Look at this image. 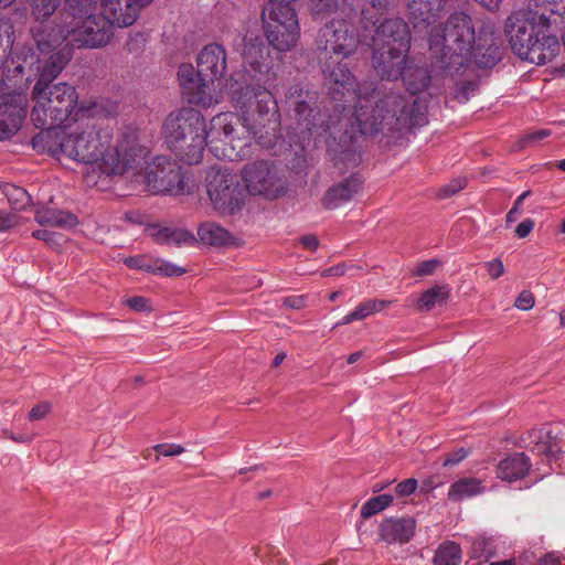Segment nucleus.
<instances>
[{
  "label": "nucleus",
  "instance_id": "nucleus-1",
  "mask_svg": "<svg viewBox=\"0 0 565 565\" xmlns=\"http://www.w3.org/2000/svg\"><path fill=\"white\" fill-rule=\"evenodd\" d=\"M359 43L351 24L338 19L320 28L315 42L329 95L333 100L348 103L343 111L353 108L352 117L345 114L339 120L341 128L351 124V130L344 131L350 142L353 143L358 130L374 135L423 125L425 116L417 98L390 93L373 100L374 84H356L347 60L356 52Z\"/></svg>",
  "mask_w": 565,
  "mask_h": 565
},
{
  "label": "nucleus",
  "instance_id": "nucleus-2",
  "mask_svg": "<svg viewBox=\"0 0 565 565\" xmlns=\"http://www.w3.org/2000/svg\"><path fill=\"white\" fill-rule=\"evenodd\" d=\"M233 100L242 116L220 113L212 117L207 129L214 156L232 161L247 157L253 140L269 147L279 118L273 94L264 86L247 85L234 94Z\"/></svg>",
  "mask_w": 565,
  "mask_h": 565
},
{
  "label": "nucleus",
  "instance_id": "nucleus-3",
  "mask_svg": "<svg viewBox=\"0 0 565 565\" xmlns=\"http://www.w3.org/2000/svg\"><path fill=\"white\" fill-rule=\"evenodd\" d=\"M137 130L134 126H125L114 139L111 129L86 122L73 129L40 131L33 137L32 145L34 149L46 151L57 159L65 156L93 164L105 177H119L128 166L126 158L135 147Z\"/></svg>",
  "mask_w": 565,
  "mask_h": 565
},
{
  "label": "nucleus",
  "instance_id": "nucleus-4",
  "mask_svg": "<svg viewBox=\"0 0 565 565\" xmlns=\"http://www.w3.org/2000/svg\"><path fill=\"white\" fill-rule=\"evenodd\" d=\"M31 120L44 130L54 128L68 120L78 121L85 117L115 116L119 106L113 102H82L78 104L76 88L68 83L45 84L36 81L31 92Z\"/></svg>",
  "mask_w": 565,
  "mask_h": 565
},
{
  "label": "nucleus",
  "instance_id": "nucleus-5",
  "mask_svg": "<svg viewBox=\"0 0 565 565\" xmlns=\"http://www.w3.org/2000/svg\"><path fill=\"white\" fill-rule=\"evenodd\" d=\"M431 57L448 71H457L473 61L479 67H491L499 60L498 49L490 44L482 52L480 43L476 44L472 20L465 13L451 14L444 26H435L429 34Z\"/></svg>",
  "mask_w": 565,
  "mask_h": 565
},
{
  "label": "nucleus",
  "instance_id": "nucleus-6",
  "mask_svg": "<svg viewBox=\"0 0 565 565\" xmlns=\"http://www.w3.org/2000/svg\"><path fill=\"white\" fill-rule=\"evenodd\" d=\"M95 9L81 12V7L63 9L57 13L54 24L57 31L42 25L34 31V42L42 52H51L65 41L78 47L96 49L108 44L113 38V28L103 14H94Z\"/></svg>",
  "mask_w": 565,
  "mask_h": 565
},
{
  "label": "nucleus",
  "instance_id": "nucleus-7",
  "mask_svg": "<svg viewBox=\"0 0 565 565\" xmlns=\"http://www.w3.org/2000/svg\"><path fill=\"white\" fill-rule=\"evenodd\" d=\"M134 148L129 150L125 171L119 177L131 180L152 193H169L173 195L184 194L186 186L181 174V168L164 156H158L150 160V150L140 143L139 131L134 139Z\"/></svg>",
  "mask_w": 565,
  "mask_h": 565
},
{
  "label": "nucleus",
  "instance_id": "nucleus-8",
  "mask_svg": "<svg viewBox=\"0 0 565 565\" xmlns=\"http://www.w3.org/2000/svg\"><path fill=\"white\" fill-rule=\"evenodd\" d=\"M198 71L191 64H182L178 76L182 93L189 103L210 107L220 102L215 82L226 71L225 50L217 44L206 45L198 56Z\"/></svg>",
  "mask_w": 565,
  "mask_h": 565
},
{
  "label": "nucleus",
  "instance_id": "nucleus-9",
  "mask_svg": "<svg viewBox=\"0 0 565 565\" xmlns=\"http://www.w3.org/2000/svg\"><path fill=\"white\" fill-rule=\"evenodd\" d=\"M411 47L408 24L401 18L384 19L372 36V65L381 79L399 78Z\"/></svg>",
  "mask_w": 565,
  "mask_h": 565
},
{
  "label": "nucleus",
  "instance_id": "nucleus-10",
  "mask_svg": "<svg viewBox=\"0 0 565 565\" xmlns=\"http://www.w3.org/2000/svg\"><path fill=\"white\" fill-rule=\"evenodd\" d=\"M163 134L169 149L186 164H198L209 145L203 115L193 108L171 113L164 120Z\"/></svg>",
  "mask_w": 565,
  "mask_h": 565
},
{
  "label": "nucleus",
  "instance_id": "nucleus-11",
  "mask_svg": "<svg viewBox=\"0 0 565 565\" xmlns=\"http://www.w3.org/2000/svg\"><path fill=\"white\" fill-rule=\"evenodd\" d=\"M263 22L269 45L278 52H289L300 39L298 14L292 6L267 3Z\"/></svg>",
  "mask_w": 565,
  "mask_h": 565
},
{
  "label": "nucleus",
  "instance_id": "nucleus-12",
  "mask_svg": "<svg viewBox=\"0 0 565 565\" xmlns=\"http://www.w3.org/2000/svg\"><path fill=\"white\" fill-rule=\"evenodd\" d=\"M551 26V17L545 12L519 10L510 14L504 23V31L513 53L524 58L535 38Z\"/></svg>",
  "mask_w": 565,
  "mask_h": 565
},
{
  "label": "nucleus",
  "instance_id": "nucleus-13",
  "mask_svg": "<svg viewBox=\"0 0 565 565\" xmlns=\"http://www.w3.org/2000/svg\"><path fill=\"white\" fill-rule=\"evenodd\" d=\"M245 191L253 196L275 200L286 194L287 180L282 170L271 161L255 160L241 170Z\"/></svg>",
  "mask_w": 565,
  "mask_h": 565
},
{
  "label": "nucleus",
  "instance_id": "nucleus-14",
  "mask_svg": "<svg viewBox=\"0 0 565 565\" xmlns=\"http://www.w3.org/2000/svg\"><path fill=\"white\" fill-rule=\"evenodd\" d=\"M209 199L221 215H233L245 203V190L238 178L227 169L212 168L206 175Z\"/></svg>",
  "mask_w": 565,
  "mask_h": 565
},
{
  "label": "nucleus",
  "instance_id": "nucleus-15",
  "mask_svg": "<svg viewBox=\"0 0 565 565\" xmlns=\"http://www.w3.org/2000/svg\"><path fill=\"white\" fill-rule=\"evenodd\" d=\"M294 97L298 98L292 102V104L297 127L303 139L319 137L330 129L329 125L326 122V115L316 106V93L302 92V89L292 87L288 93V98L291 99Z\"/></svg>",
  "mask_w": 565,
  "mask_h": 565
},
{
  "label": "nucleus",
  "instance_id": "nucleus-16",
  "mask_svg": "<svg viewBox=\"0 0 565 565\" xmlns=\"http://www.w3.org/2000/svg\"><path fill=\"white\" fill-rule=\"evenodd\" d=\"M28 99L21 93L0 96V141L14 136L26 116Z\"/></svg>",
  "mask_w": 565,
  "mask_h": 565
},
{
  "label": "nucleus",
  "instance_id": "nucleus-17",
  "mask_svg": "<svg viewBox=\"0 0 565 565\" xmlns=\"http://www.w3.org/2000/svg\"><path fill=\"white\" fill-rule=\"evenodd\" d=\"M153 0H102V14L110 26L126 28L138 18L142 8Z\"/></svg>",
  "mask_w": 565,
  "mask_h": 565
},
{
  "label": "nucleus",
  "instance_id": "nucleus-18",
  "mask_svg": "<svg viewBox=\"0 0 565 565\" xmlns=\"http://www.w3.org/2000/svg\"><path fill=\"white\" fill-rule=\"evenodd\" d=\"M236 50L241 53L244 64L255 72L254 76L258 74V81L268 74L269 51L258 35L242 38Z\"/></svg>",
  "mask_w": 565,
  "mask_h": 565
},
{
  "label": "nucleus",
  "instance_id": "nucleus-19",
  "mask_svg": "<svg viewBox=\"0 0 565 565\" xmlns=\"http://www.w3.org/2000/svg\"><path fill=\"white\" fill-rule=\"evenodd\" d=\"M363 183V179L358 174H351L338 183H334L323 194L321 199L322 206L327 210L338 209L361 194Z\"/></svg>",
  "mask_w": 565,
  "mask_h": 565
},
{
  "label": "nucleus",
  "instance_id": "nucleus-20",
  "mask_svg": "<svg viewBox=\"0 0 565 565\" xmlns=\"http://www.w3.org/2000/svg\"><path fill=\"white\" fill-rule=\"evenodd\" d=\"M520 444L535 455L555 457L561 451V440L550 428H532L520 438Z\"/></svg>",
  "mask_w": 565,
  "mask_h": 565
},
{
  "label": "nucleus",
  "instance_id": "nucleus-21",
  "mask_svg": "<svg viewBox=\"0 0 565 565\" xmlns=\"http://www.w3.org/2000/svg\"><path fill=\"white\" fill-rule=\"evenodd\" d=\"M416 525L412 516L387 518L379 526V536L386 544H406L414 536Z\"/></svg>",
  "mask_w": 565,
  "mask_h": 565
},
{
  "label": "nucleus",
  "instance_id": "nucleus-22",
  "mask_svg": "<svg viewBox=\"0 0 565 565\" xmlns=\"http://www.w3.org/2000/svg\"><path fill=\"white\" fill-rule=\"evenodd\" d=\"M198 242L217 248L244 246V241L216 222H204L198 227Z\"/></svg>",
  "mask_w": 565,
  "mask_h": 565
},
{
  "label": "nucleus",
  "instance_id": "nucleus-23",
  "mask_svg": "<svg viewBox=\"0 0 565 565\" xmlns=\"http://www.w3.org/2000/svg\"><path fill=\"white\" fill-rule=\"evenodd\" d=\"M547 31H543L542 34L535 38V41L529 53L523 58L530 63L542 65L551 62L561 51V44L558 39L554 35L546 34Z\"/></svg>",
  "mask_w": 565,
  "mask_h": 565
},
{
  "label": "nucleus",
  "instance_id": "nucleus-24",
  "mask_svg": "<svg viewBox=\"0 0 565 565\" xmlns=\"http://www.w3.org/2000/svg\"><path fill=\"white\" fill-rule=\"evenodd\" d=\"M57 49L55 47L51 52H43V54H50V56L39 70L40 74L36 81H43L45 84H56L54 79L61 74L72 56V51L67 45L61 50ZM38 50L42 53L39 47Z\"/></svg>",
  "mask_w": 565,
  "mask_h": 565
},
{
  "label": "nucleus",
  "instance_id": "nucleus-25",
  "mask_svg": "<svg viewBox=\"0 0 565 565\" xmlns=\"http://www.w3.org/2000/svg\"><path fill=\"white\" fill-rule=\"evenodd\" d=\"M447 0H408L407 9L414 24L431 23L445 9Z\"/></svg>",
  "mask_w": 565,
  "mask_h": 565
},
{
  "label": "nucleus",
  "instance_id": "nucleus-26",
  "mask_svg": "<svg viewBox=\"0 0 565 565\" xmlns=\"http://www.w3.org/2000/svg\"><path fill=\"white\" fill-rule=\"evenodd\" d=\"M530 469V460L524 454H512L502 459L497 467L501 480L513 482L523 478Z\"/></svg>",
  "mask_w": 565,
  "mask_h": 565
},
{
  "label": "nucleus",
  "instance_id": "nucleus-27",
  "mask_svg": "<svg viewBox=\"0 0 565 565\" xmlns=\"http://www.w3.org/2000/svg\"><path fill=\"white\" fill-rule=\"evenodd\" d=\"M449 296L450 288L447 284L434 285L419 295L414 306L418 312H429L436 306L446 305Z\"/></svg>",
  "mask_w": 565,
  "mask_h": 565
},
{
  "label": "nucleus",
  "instance_id": "nucleus-28",
  "mask_svg": "<svg viewBox=\"0 0 565 565\" xmlns=\"http://www.w3.org/2000/svg\"><path fill=\"white\" fill-rule=\"evenodd\" d=\"M61 4V0H33L31 4L32 15L38 22L32 28V35L34 36L35 29L42 25H49L50 28L57 31V26L54 24L57 13L63 9H57Z\"/></svg>",
  "mask_w": 565,
  "mask_h": 565
},
{
  "label": "nucleus",
  "instance_id": "nucleus-29",
  "mask_svg": "<svg viewBox=\"0 0 565 565\" xmlns=\"http://www.w3.org/2000/svg\"><path fill=\"white\" fill-rule=\"evenodd\" d=\"M151 236L159 244L194 246L198 243V238L191 232L178 227L164 226L153 228Z\"/></svg>",
  "mask_w": 565,
  "mask_h": 565
},
{
  "label": "nucleus",
  "instance_id": "nucleus-30",
  "mask_svg": "<svg viewBox=\"0 0 565 565\" xmlns=\"http://www.w3.org/2000/svg\"><path fill=\"white\" fill-rule=\"evenodd\" d=\"M35 220L43 226H55L60 228H73L78 224L77 216L62 210L45 207L38 210Z\"/></svg>",
  "mask_w": 565,
  "mask_h": 565
},
{
  "label": "nucleus",
  "instance_id": "nucleus-31",
  "mask_svg": "<svg viewBox=\"0 0 565 565\" xmlns=\"http://www.w3.org/2000/svg\"><path fill=\"white\" fill-rule=\"evenodd\" d=\"M392 305L391 300L385 299H367L361 302L352 312L342 317L335 327L349 324L355 320H364L369 316L384 311Z\"/></svg>",
  "mask_w": 565,
  "mask_h": 565
},
{
  "label": "nucleus",
  "instance_id": "nucleus-32",
  "mask_svg": "<svg viewBox=\"0 0 565 565\" xmlns=\"http://www.w3.org/2000/svg\"><path fill=\"white\" fill-rule=\"evenodd\" d=\"M483 492L481 480L477 478H462L454 482L448 490V499L454 502L471 498Z\"/></svg>",
  "mask_w": 565,
  "mask_h": 565
},
{
  "label": "nucleus",
  "instance_id": "nucleus-33",
  "mask_svg": "<svg viewBox=\"0 0 565 565\" xmlns=\"http://www.w3.org/2000/svg\"><path fill=\"white\" fill-rule=\"evenodd\" d=\"M402 77L411 95L423 92L428 87L430 82V75L427 68L420 66H406Z\"/></svg>",
  "mask_w": 565,
  "mask_h": 565
},
{
  "label": "nucleus",
  "instance_id": "nucleus-34",
  "mask_svg": "<svg viewBox=\"0 0 565 565\" xmlns=\"http://www.w3.org/2000/svg\"><path fill=\"white\" fill-rule=\"evenodd\" d=\"M388 0H362L361 20L367 25L375 26L388 12Z\"/></svg>",
  "mask_w": 565,
  "mask_h": 565
},
{
  "label": "nucleus",
  "instance_id": "nucleus-35",
  "mask_svg": "<svg viewBox=\"0 0 565 565\" xmlns=\"http://www.w3.org/2000/svg\"><path fill=\"white\" fill-rule=\"evenodd\" d=\"M460 563L461 548L459 544L447 541L439 545L434 556L435 565H460Z\"/></svg>",
  "mask_w": 565,
  "mask_h": 565
},
{
  "label": "nucleus",
  "instance_id": "nucleus-36",
  "mask_svg": "<svg viewBox=\"0 0 565 565\" xmlns=\"http://www.w3.org/2000/svg\"><path fill=\"white\" fill-rule=\"evenodd\" d=\"M393 503L391 494H380L369 499L361 508V518L370 519L371 516L382 512Z\"/></svg>",
  "mask_w": 565,
  "mask_h": 565
},
{
  "label": "nucleus",
  "instance_id": "nucleus-37",
  "mask_svg": "<svg viewBox=\"0 0 565 565\" xmlns=\"http://www.w3.org/2000/svg\"><path fill=\"white\" fill-rule=\"evenodd\" d=\"M494 546L490 539L478 536L471 542L470 556L475 559L487 561L493 556Z\"/></svg>",
  "mask_w": 565,
  "mask_h": 565
},
{
  "label": "nucleus",
  "instance_id": "nucleus-38",
  "mask_svg": "<svg viewBox=\"0 0 565 565\" xmlns=\"http://www.w3.org/2000/svg\"><path fill=\"white\" fill-rule=\"evenodd\" d=\"M150 273L166 277L182 276L188 273L186 268L177 266L161 258H152Z\"/></svg>",
  "mask_w": 565,
  "mask_h": 565
},
{
  "label": "nucleus",
  "instance_id": "nucleus-39",
  "mask_svg": "<svg viewBox=\"0 0 565 565\" xmlns=\"http://www.w3.org/2000/svg\"><path fill=\"white\" fill-rule=\"evenodd\" d=\"M6 195L11 206L15 210H22L30 203L29 193L19 186L8 185L6 188Z\"/></svg>",
  "mask_w": 565,
  "mask_h": 565
},
{
  "label": "nucleus",
  "instance_id": "nucleus-40",
  "mask_svg": "<svg viewBox=\"0 0 565 565\" xmlns=\"http://www.w3.org/2000/svg\"><path fill=\"white\" fill-rule=\"evenodd\" d=\"M312 15H327L337 11L338 0H306Z\"/></svg>",
  "mask_w": 565,
  "mask_h": 565
},
{
  "label": "nucleus",
  "instance_id": "nucleus-41",
  "mask_svg": "<svg viewBox=\"0 0 565 565\" xmlns=\"http://www.w3.org/2000/svg\"><path fill=\"white\" fill-rule=\"evenodd\" d=\"M361 161V154L355 148H348L339 152L335 157V166L343 168L356 167Z\"/></svg>",
  "mask_w": 565,
  "mask_h": 565
},
{
  "label": "nucleus",
  "instance_id": "nucleus-42",
  "mask_svg": "<svg viewBox=\"0 0 565 565\" xmlns=\"http://www.w3.org/2000/svg\"><path fill=\"white\" fill-rule=\"evenodd\" d=\"M53 409V405L49 401H42L33 405L28 413V419L30 422H36L47 417Z\"/></svg>",
  "mask_w": 565,
  "mask_h": 565
},
{
  "label": "nucleus",
  "instance_id": "nucleus-43",
  "mask_svg": "<svg viewBox=\"0 0 565 565\" xmlns=\"http://www.w3.org/2000/svg\"><path fill=\"white\" fill-rule=\"evenodd\" d=\"M513 306L522 311H529L535 306V296L531 290L524 289L516 296Z\"/></svg>",
  "mask_w": 565,
  "mask_h": 565
},
{
  "label": "nucleus",
  "instance_id": "nucleus-44",
  "mask_svg": "<svg viewBox=\"0 0 565 565\" xmlns=\"http://www.w3.org/2000/svg\"><path fill=\"white\" fill-rule=\"evenodd\" d=\"M153 450L157 452L156 460H159L160 456L175 457L185 451L184 447L178 444H158L153 446Z\"/></svg>",
  "mask_w": 565,
  "mask_h": 565
},
{
  "label": "nucleus",
  "instance_id": "nucleus-45",
  "mask_svg": "<svg viewBox=\"0 0 565 565\" xmlns=\"http://www.w3.org/2000/svg\"><path fill=\"white\" fill-rule=\"evenodd\" d=\"M466 185L467 180L465 178L455 179L439 189L438 196L443 199L449 198L460 192L462 189L466 188Z\"/></svg>",
  "mask_w": 565,
  "mask_h": 565
},
{
  "label": "nucleus",
  "instance_id": "nucleus-46",
  "mask_svg": "<svg viewBox=\"0 0 565 565\" xmlns=\"http://www.w3.org/2000/svg\"><path fill=\"white\" fill-rule=\"evenodd\" d=\"M152 258L153 257L146 255L132 256L125 258L124 264L129 268L140 269L150 273Z\"/></svg>",
  "mask_w": 565,
  "mask_h": 565
},
{
  "label": "nucleus",
  "instance_id": "nucleus-47",
  "mask_svg": "<svg viewBox=\"0 0 565 565\" xmlns=\"http://www.w3.org/2000/svg\"><path fill=\"white\" fill-rule=\"evenodd\" d=\"M32 235L38 239L46 242L54 248H60L62 246L60 241H64V237L62 235L50 232L47 230L34 231Z\"/></svg>",
  "mask_w": 565,
  "mask_h": 565
},
{
  "label": "nucleus",
  "instance_id": "nucleus-48",
  "mask_svg": "<svg viewBox=\"0 0 565 565\" xmlns=\"http://www.w3.org/2000/svg\"><path fill=\"white\" fill-rule=\"evenodd\" d=\"M125 305L128 306L131 310L141 312V311H150L151 302L149 299L141 296H134L125 299Z\"/></svg>",
  "mask_w": 565,
  "mask_h": 565
},
{
  "label": "nucleus",
  "instance_id": "nucleus-49",
  "mask_svg": "<svg viewBox=\"0 0 565 565\" xmlns=\"http://www.w3.org/2000/svg\"><path fill=\"white\" fill-rule=\"evenodd\" d=\"M253 554L263 563H269L275 554V547L270 544H258L252 547Z\"/></svg>",
  "mask_w": 565,
  "mask_h": 565
},
{
  "label": "nucleus",
  "instance_id": "nucleus-50",
  "mask_svg": "<svg viewBox=\"0 0 565 565\" xmlns=\"http://www.w3.org/2000/svg\"><path fill=\"white\" fill-rule=\"evenodd\" d=\"M537 6H541L545 11L552 14H562L565 9L564 0H537Z\"/></svg>",
  "mask_w": 565,
  "mask_h": 565
},
{
  "label": "nucleus",
  "instance_id": "nucleus-51",
  "mask_svg": "<svg viewBox=\"0 0 565 565\" xmlns=\"http://www.w3.org/2000/svg\"><path fill=\"white\" fill-rule=\"evenodd\" d=\"M417 480L414 478L406 479L395 487V491L399 497H407L415 492Z\"/></svg>",
  "mask_w": 565,
  "mask_h": 565
},
{
  "label": "nucleus",
  "instance_id": "nucleus-52",
  "mask_svg": "<svg viewBox=\"0 0 565 565\" xmlns=\"http://www.w3.org/2000/svg\"><path fill=\"white\" fill-rule=\"evenodd\" d=\"M438 266H439V262L436 259L423 262L417 265L414 275L419 276V277L429 276L435 273V270L437 269Z\"/></svg>",
  "mask_w": 565,
  "mask_h": 565
},
{
  "label": "nucleus",
  "instance_id": "nucleus-53",
  "mask_svg": "<svg viewBox=\"0 0 565 565\" xmlns=\"http://www.w3.org/2000/svg\"><path fill=\"white\" fill-rule=\"evenodd\" d=\"M551 136V131L548 129H541V130H537V131H533V132H529L526 134L522 139L521 141L524 143V145H532V143H537L540 141H542L543 139L547 138Z\"/></svg>",
  "mask_w": 565,
  "mask_h": 565
},
{
  "label": "nucleus",
  "instance_id": "nucleus-54",
  "mask_svg": "<svg viewBox=\"0 0 565 565\" xmlns=\"http://www.w3.org/2000/svg\"><path fill=\"white\" fill-rule=\"evenodd\" d=\"M487 271L492 279H498L504 274V265L501 259L495 258L486 264Z\"/></svg>",
  "mask_w": 565,
  "mask_h": 565
},
{
  "label": "nucleus",
  "instance_id": "nucleus-55",
  "mask_svg": "<svg viewBox=\"0 0 565 565\" xmlns=\"http://www.w3.org/2000/svg\"><path fill=\"white\" fill-rule=\"evenodd\" d=\"M468 456V451L463 448H460L451 454H448L445 457L444 467H452L461 462Z\"/></svg>",
  "mask_w": 565,
  "mask_h": 565
},
{
  "label": "nucleus",
  "instance_id": "nucleus-56",
  "mask_svg": "<svg viewBox=\"0 0 565 565\" xmlns=\"http://www.w3.org/2000/svg\"><path fill=\"white\" fill-rule=\"evenodd\" d=\"M282 306L288 309L300 310L306 307V296H289L282 300Z\"/></svg>",
  "mask_w": 565,
  "mask_h": 565
},
{
  "label": "nucleus",
  "instance_id": "nucleus-57",
  "mask_svg": "<svg viewBox=\"0 0 565 565\" xmlns=\"http://www.w3.org/2000/svg\"><path fill=\"white\" fill-rule=\"evenodd\" d=\"M530 194L531 191H525L515 200L513 207L507 214L508 223L514 222L516 220L518 215L521 213V205L523 200L527 198Z\"/></svg>",
  "mask_w": 565,
  "mask_h": 565
},
{
  "label": "nucleus",
  "instance_id": "nucleus-58",
  "mask_svg": "<svg viewBox=\"0 0 565 565\" xmlns=\"http://www.w3.org/2000/svg\"><path fill=\"white\" fill-rule=\"evenodd\" d=\"M97 0H65L63 7L78 8L81 12H85L88 9H96Z\"/></svg>",
  "mask_w": 565,
  "mask_h": 565
},
{
  "label": "nucleus",
  "instance_id": "nucleus-59",
  "mask_svg": "<svg viewBox=\"0 0 565 565\" xmlns=\"http://www.w3.org/2000/svg\"><path fill=\"white\" fill-rule=\"evenodd\" d=\"M534 227V221L531 220V218H526L524 221H522L515 228V235L519 237V238H525L526 236L530 235V233L532 232Z\"/></svg>",
  "mask_w": 565,
  "mask_h": 565
},
{
  "label": "nucleus",
  "instance_id": "nucleus-60",
  "mask_svg": "<svg viewBox=\"0 0 565 565\" xmlns=\"http://www.w3.org/2000/svg\"><path fill=\"white\" fill-rule=\"evenodd\" d=\"M300 244L306 249L316 250L319 246V239L316 235L309 234L300 238Z\"/></svg>",
  "mask_w": 565,
  "mask_h": 565
},
{
  "label": "nucleus",
  "instance_id": "nucleus-61",
  "mask_svg": "<svg viewBox=\"0 0 565 565\" xmlns=\"http://www.w3.org/2000/svg\"><path fill=\"white\" fill-rule=\"evenodd\" d=\"M18 224L17 216L14 214L6 215L0 217V231H7L14 227Z\"/></svg>",
  "mask_w": 565,
  "mask_h": 565
},
{
  "label": "nucleus",
  "instance_id": "nucleus-62",
  "mask_svg": "<svg viewBox=\"0 0 565 565\" xmlns=\"http://www.w3.org/2000/svg\"><path fill=\"white\" fill-rule=\"evenodd\" d=\"M345 265L344 264H338L335 266H332L330 268L324 269L321 273L322 277H330V276H342L345 273Z\"/></svg>",
  "mask_w": 565,
  "mask_h": 565
},
{
  "label": "nucleus",
  "instance_id": "nucleus-63",
  "mask_svg": "<svg viewBox=\"0 0 565 565\" xmlns=\"http://www.w3.org/2000/svg\"><path fill=\"white\" fill-rule=\"evenodd\" d=\"M482 7L489 10H495L499 8L501 0H476Z\"/></svg>",
  "mask_w": 565,
  "mask_h": 565
},
{
  "label": "nucleus",
  "instance_id": "nucleus-64",
  "mask_svg": "<svg viewBox=\"0 0 565 565\" xmlns=\"http://www.w3.org/2000/svg\"><path fill=\"white\" fill-rule=\"evenodd\" d=\"M536 565H559V562L555 557L545 556L542 559H540Z\"/></svg>",
  "mask_w": 565,
  "mask_h": 565
}]
</instances>
